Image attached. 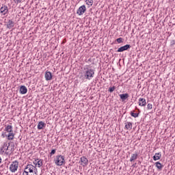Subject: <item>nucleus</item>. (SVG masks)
<instances>
[{
	"mask_svg": "<svg viewBox=\"0 0 175 175\" xmlns=\"http://www.w3.org/2000/svg\"><path fill=\"white\" fill-rule=\"evenodd\" d=\"M11 147H12L11 148V152H13V151H14V144L12 143L11 145Z\"/></svg>",
	"mask_w": 175,
	"mask_h": 175,
	"instance_id": "31",
	"label": "nucleus"
},
{
	"mask_svg": "<svg viewBox=\"0 0 175 175\" xmlns=\"http://www.w3.org/2000/svg\"><path fill=\"white\" fill-rule=\"evenodd\" d=\"M0 13L2 14V16L7 15L8 13H9V9L8 8V5L3 4L0 8Z\"/></svg>",
	"mask_w": 175,
	"mask_h": 175,
	"instance_id": "6",
	"label": "nucleus"
},
{
	"mask_svg": "<svg viewBox=\"0 0 175 175\" xmlns=\"http://www.w3.org/2000/svg\"><path fill=\"white\" fill-rule=\"evenodd\" d=\"M115 42H117L118 43H124V38H119L115 40Z\"/></svg>",
	"mask_w": 175,
	"mask_h": 175,
	"instance_id": "25",
	"label": "nucleus"
},
{
	"mask_svg": "<svg viewBox=\"0 0 175 175\" xmlns=\"http://www.w3.org/2000/svg\"><path fill=\"white\" fill-rule=\"evenodd\" d=\"M86 3L88 5H90V6H92L94 4V0H86Z\"/></svg>",
	"mask_w": 175,
	"mask_h": 175,
	"instance_id": "27",
	"label": "nucleus"
},
{
	"mask_svg": "<svg viewBox=\"0 0 175 175\" xmlns=\"http://www.w3.org/2000/svg\"><path fill=\"white\" fill-rule=\"evenodd\" d=\"M136 165H137V163H134V164H133L132 165V167H136Z\"/></svg>",
	"mask_w": 175,
	"mask_h": 175,
	"instance_id": "36",
	"label": "nucleus"
},
{
	"mask_svg": "<svg viewBox=\"0 0 175 175\" xmlns=\"http://www.w3.org/2000/svg\"><path fill=\"white\" fill-rule=\"evenodd\" d=\"M175 44V40L171 41V46H174Z\"/></svg>",
	"mask_w": 175,
	"mask_h": 175,
	"instance_id": "35",
	"label": "nucleus"
},
{
	"mask_svg": "<svg viewBox=\"0 0 175 175\" xmlns=\"http://www.w3.org/2000/svg\"><path fill=\"white\" fill-rule=\"evenodd\" d=\"M56 152H57V149H52L51 152H50L51 157L52 155H54V154H55Z\"/></svg>",
	"mask_w": 175,
	"mask_h": 175,
	"instance_id": "29",
	"label": "nucleus"
},
{
	"mask_svg": "<svg viewBox=\"0 0 175 175\" xmlns=\"http://www.w3.org/2000/svg\"><path fill=\"white\" fill-rule=\"evenodd\" d=\"M0 154H6V155H9V152L5 151V150L3 149V148H0Z\"/></svg>",
	"mask_w": 175,
	"mask_h": 175,
	"instance_id": "24",
	"label": "nucleus"
},
{
	"mask_svg": "<svg viewBox=\"0 0 175 175\" xmlns=\"http://www.w3.org/2000/svg\"><path fill=\"white\" fill-rule=\"evenodd\" d=\"M147 109H148V110H151V109H152V104L148 103L147 105Z\"/></svg>",
	"mask_w": 175,
	"mask_h": 175,
	"instance_id": "30",
	"label": "nucleus"
},
{
	"mask_svg": "<svg viewBox=\"0 0 175 175\" xmlns=\"http://www.w3.org/2000/svg\"><path fill=\"white\" fill-rule=\"evenodd\" d=\"M36 170H38L36 169V167L33 166V165H31V164H28V165L25 167V168L23 172L35 173V172H36Z\"/></svg>",
	"mask_w": 175,
	"mask_h": 175,
	"instance_id": "3",
	"label": "nucleus"
},
{
	"mask_svg": "<svg viewBox=\"0 0 175 175\" xmlns=\"http://www.w3.org/2000/svg\"><path fill=\"white\" fill-rule=\"evenodd\" d=\"M44 126H46V123L43 122V121H40L38 122L37 128L39 130L44 129Z\"/></svg>",
	"mask_w": 175,
	"mask_h": 175,
	"instance_id": "12",
	"label": "nucleus"
},
{
	"mask_svg": "<svg viewBox=\"0 0 175 175\" xmlns=\"http://www.w3.org/2000/svg\"><path fill=\"white\" fill-rule=\"evenodd\" d=\"M147 103L146 102V98H140L139 99V106H142V107H146Z\"/></svg>",
	"mask_w": 175,
	"mask_h": 175,
	"instance_id": "10",
	"label": "nucleus"
},
{
	"mask_svg": "<svg viewBox=\"0 0 175 175\" xmlns=\"http://www.w3.org/2000/svg\"><path fill=\"white\" fill-rule=\"evenodd\" d=\"M43 165V161L39 159V160L37 162V166L38 167H40Z\"/></svg>",
	"mask_w": 175,
	"mask_h": 175,
	"instance_id": "26",
	"label": "nucleus"
},
{
	"mask_svg": "<svg viewBox=\"0 0 175 175\" xmlns=\"http://www.w3.org/2000/svg\"><path fill=\"white\" fill-rule=\"evenodd\" d=\"M13 27H14V22H13L12 19H10L7 24V28H8V29H11Z\"/></svg>",
	"mask_w": 175,
	"mask_h": 175,
	"instance_id": "16",
	"label": "nucleus"
},
{
	"mask_svg": "<svg viewBox=\"0 0 175 175\" xmlns=\"http://www.w3.org/2000/svg\"><path fill=\"white\" fill-rule=\"evenodd\" d=\"M9 146H10V143L5 142L1 148L8 152L9 151Z\"/></svg>",
	"mask_w": 175,
	"mask_h": 175,
	"instance_id": "18",
	"label": "nucleus"
},
{
	"mask_svg": "<svg viewBox=\"0 0 175 175\" xmlns=\"http://www.w3.org/2000/svg\"><path fill=\"white\" fill-rule=\"evenodd\" d=\"M155 166L157 167L158 170H162V168L163 167V165H162L159 161L155 163Z\"/></svg>",
	"mask_w": 175,
	"mask_h": 175,
	"instance_id": "19",
	"label": "nucleus"
},
{
	"mask_svg": "<svg viewBox=\"0 0 175 175\" xmlns=\"http://www.w3.org/2000/svg\"><path fill=\"white\" fill-rule=\"evenodd\" d=\"M161 157H162V153L161 152L155 153V154L153 156V160L159 161V159H161Z\"/></svg>",
	"mask_w": 175,
	"mask_h": 175,
	"instance_id": "14",
	"label": "nucleus"
},
{
	"mask_svg": "<svg viewBox=\"0 0 175 175\" xmlns=\"http://www.w3.org/2000/svg\"><path fill=\"white\" fill-rule=\"evenodd\" d=\"M2 137H8V135H6V133H2Z\"/></svg>",
	"mask_w": 175,
	"mask_h": 175,
	"instance_id": "34",
	"label": "nucleus"
},
{
	"mask_svg": "<svg viewBox=\"0 0 175 175\" xmlns=\"http://www.w3.org/2000/svg\"><path fill=\"white\" fill-rule=\"evenodd\" d=\"M86 10H87V8H85V5H81L77 10V14H79V16H83V14L85 13Z\"/></svg>",
	"mask_w": 175,
	"mask_h": 175,
	"instance_id": "7",
	"label": "nucleus"
},
{
	"mask_svg": "<svg viewBox=\"0 0 175 175\" xmlns=\"http://www.w3.org/2000/svg\"><path fill=\"white\" fill-rule=\"evenodd\" d=\"M55 163L57 166H62L65 163V157L61 154L56 156Z\"/></svg>",
	"mask_w": 175,
	"mask_h": 175,
	"instance_id": "2",
	"label": "nucleus"
},
{
	"mask_svg": "<svg viewBox=\"0 0 175 175\" xmlns=\"http://www.w3.org/2000/svg\"><path fill=\"white\" fill-rule=\"evenodd\" d=\"M45 79L46 81H49V80H51V79H53V74H51V72L46 71L45 72Z\"/></svg>",
	"mask_w": 175,
	"mask_h": 175,
	"instance_id": "9",
	"label": "nucleus"
},
{
	"mask_svg": "<svg viewBox=\"0 0 175 175\" xmlns=\"http://www.w3.org/2000/svg\"><path fill=\"white\" fill-rule=\"evenodd\" d=\"M7 139L8 140H13L14 139V133H13V132L9 133L8 135H7Z\"/></svg>",
	"mask_w": 175,
	"mask_h": 175,
	"instance_id": "20",
	"label": "nucleus"
},
{
	"mask_svg": "<svg viewBox=\"0 0 175 175\" xmlns=\"http://www.w3.org/2000/svg\"><path fill=\"white\" fill-rule=\"evenodd\" d=\"M125 128L126 129H132V122H126L125 123Z\"/></svg>",
	"mask_w": 175,
	"mask_h": 175,
	"instance_id": "21",
	"label": "nucleus"
},
{
	"mask_svg": "<svg viewBox=\"0 0 175 175\" xmlns=\"http://www.w3.org/2000/svg\"><path fill=\"white\" fill-rule=\"evenodd\" d=\"M119 96L122 100V102H124V100H126V99H128L129 94L128 93H125V94H120Z\"/></svg>",
	"mask_w": 175,
	"mask_h": 175,
	"instance_id": "11",
	"label": "nucleus"
},
{
	"mask_svg": "<svg viewBox=\"0 0 175 175\" xmlns=\"http://www.w3.org/2000/svg\"><path fill=\"white\" fill-rule=\"evenodd\" d=\"M95 76V70L92 68H84L83 81L85 80H91Z\"/></svg>",
	"mask_w": 175,
	"mask_h": 175,
	"instance_id": "1",
	"label": "nucleus"
},
{
	"mask_svg": "<svg viewBox=\"0 0 175 175\" xmlns=\"http://www.w3.org/2000/svg\"><path fill=\"white\" fill-rule=\"evenodd\" d=\"M35 172V173H31V172H23V175H38V170H36V171H34Z\"/></svg>",
	"mask_w": 175,
	"mask_h": 175,
	"instance_id": "22",
	"label": "nucleus"
},
{
	"mask_svg": "<svg viewBox=\"0 0 175 175\" xmlns=\"http://www.w3.org/2000/svg\"><path fill=\"white\" fill-rule=\"evenodd\" d=\"M0 163H2V158L0 157Z\"/></svg>",
	"mask_w": 175,
	"mask_h": 175,
	"instance_id": "37",
	"label": "nucleus"
},
{
	"mask_svg": "<svg viewBox=\"0 0 175 175\" xmlns=\"http://www.w3.org/2000/svg\"><path fill=\"white\" fill-rule=\"evenodd\" d=\"M81 162L83 163V166H87L88 165V159L85 157H81Z\"/></svg>",
	"mask_w": 175,
	"mask_h": 175,
	"instance_id": "15",
	"label": "nucleus"
},
{
	"mask_svg": "<svg viewBox=\"0 0 175 175\" xmlns=\"http://www.w3.org/2000/svg\"><path fill=\"white\" fill-rule=\"evenodd\" d=\"M138 111L140 113V109H138Z\"/></svg>",
	"mask_w": 175,
	"mask_h": 175,
	"instance_id": "38",
	"label": "nucleus"
},
{
	"mask_svg": "<svg viewBox=\"0 0 175 175\" xmlns=\"http://www.w3.org/2000/svg\"><path fill=\"white\" fill-rule=\"evenodd\" d=\"M138 157H139V153H137V152H135V154H133L131 155V157L130 158V162H133V161H136Z\"/></svg>",
	"mask_w": 175,
	"mask_h": 175,
	"instance_id": "13",
	"label": "nucleus"
},
{
	"mask_svg": "<svg viewBox=\"0 0 175 175\" xmlns=\"http://www.w3.org/2000/svg\"><path fill=\"white\" fill-rule=\"evenodd\" d=\"M15 3H21V1L23 0H14Z\"/></svg>",
	"mask_w": 175,
	"mask_h": 175,
	"instance_id": "33",
	"label": "nucleus"
},
{
	"mask_svg": "<svg viewBox=\"0 0 175 175\" xmlns=\"http://www.w3.org/2000/svg\"><path fill=\"white\" fill-rule=\"evenodd\" d=\"M131 117H134V118H137L139 117V113H134L133 111H131L130 113Z\"/></svg>",
	"mask_w": 175,
	"mask_h": 175,
	"instance_id": "23",
	"label": "nucleus"
},
{
	"mask_svg": "<svg viewBox=\"0 0 175 175\" xmlns=\"http://www.w3.org/2000/svg\"><path fill=\"white\" fill-rule=\"evenodd\" d=\"M116 90V86L109 87L108 89L109 92H113Z\"/></svg>",
	"mask_w": 175,
	"mask_h": 175,
	"instance_id": "28",
	"label": "nucleus"
},
{
	"mask_svg": "<svg viewBox=\"0 0 175 175\" xmlns=\"http://www.w3.org/2000/svg\"><path fill=\"white\" fill-rule=\"evenodd\" d=\"M131 47H132V46H131V44H127L126 45H124V46L118 48V49L116 51H117V53H122L124 51H126L129 50V49H131Z\"/></svg>",
	"mask_w": 175,
	"mask_h": 175,
	"instance_id": "5",
	"label": "nucleus"
},
{
	"mask_svg": "<svg viewBox=\"0 0 175 175\" xmlns=\"http://www.w3.org/2000/svg\"><path fill=\"white\" fill-rule=\"evenodd\" d=\"M19 92L21 95H24L28 92V89H27V87L25 85H21L19 88Z\"/></svg>",
	"mask_w": 175,
	"mask_h": 175,
	"instance_id": "8",
	"label": "nucleus"
},
{
	"mask_svg": "<svg viewBox=\"0 0 175 175\" xmlns=\"http://www.w3.org/2000/svg\"><path fill=\"white\" fill-rule=\"evenodd\" d=\"M5 132H8V133H10L13 132V126L12 125H8L5 128Z\"/></svg>",
	"mask_w": 175,
	"mask_h": 175,
	"instance_id": "17",
	"label": "nucleus"
},
{
	"mask_svg": "<svg viewBox=\"0 0 175 175\" xmlns=\"http://www.w3.org/2000/svg\"><path fill=\"white\" fill-rule=\"evenodd\" d=\"M18 169V162L17 161H13L10 165V170L12 173H16Z\"/></svg>",
	"mask_w": 175,
	"mask_h": 175,
	"instance_id": "4",
	"label": "nucleus"
},
{
	"mask_svg": "<svg viewBox=\"0 0 175 175\" xmlns=\"http://www.w3.org/2000/svg\"><path fill=\"white\" fill-rule=\"evenodd\" d=\"M38 161H39V159H36L35 161L33 162L36 166H38Z\"/></svg>",
	"mask_w": 175,
	"mask_h": 175,
	"instance_id": "32",
	"label": "nucleus"
}]
</instances>
